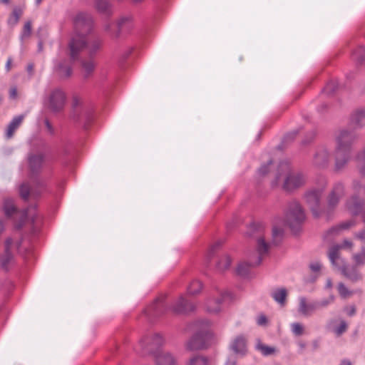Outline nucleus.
<instances>
[{"instance_id": "54", "label": "nucleus", "mask_w": 365, "mask_h": 365, "mask_svg": "<svg viewBox=\"0 0 365 365\" xmlns=\"http://www.w3.org/2000/svg\"><path fill=\"white\" fill-rule=\"evenodd\" d=\"M356 237L361 241L365 242V229L359 233L356 234Z\"/></svg>"}, {"instance_id": "9", "label": "nucleus", "mask_w": 365, "mask_h": 365, "mask_svg": "<svg viewBox=\"0 0 365 365\" xmlns=\"http://www.w3.org/2000/svg\"><path fill=\"white\" fill-rule=\"evenodd\" d=\"M351 149L335 146L334 153L335 171H341L347 166L351 159Z\"/></svg>"}, {"instance_id": "6", "label": "nucleus", "mask_w": 365, "mask_h": 365, "mask_svg": "<svg viewBox=\"0 0 365 365\" xmlns=\"http://www.w3.org/2000/svg\"><path fill=\"white\" fill-rule=\"evenodd\" d=\"M20 241L9 238L5 242V251L0 258V264L1 267L7 269L9 265L14 261V255L19 251Z\"/></svg>"}, {"instance_id": "43", "label": "nucleus", "mask_w": 365, "mask_h": 365, "mask_svg": "<svg viewBox=\"0 0 365 365\" xmlns=\"http://www.w3.org/2000/svg\"><path fill=\"white\" fill-rule=\"evenodd\" d=\"M292 331L296 336H300L303 334L304 332V327L302 324L298 322H294L291 324Z\"/></svg>"}, {"instance_id": "25", "label": "nucleus", "mask_w": 365, "mask_h": 365, "mask_svg": "<svg viewBox=\"0 0 365 365\" xmlns=\"http://www.w3.org/2000/svg\"><path fill=\"white\" fill-rule=\"evenodd\" d=\"M256 349L264 356L274 355L278 352V349L276 347L268 346L261 341L257 342Z\"/></svg>"}, {"instance_id": "60", "label": "nucleus", "mask_w": 365, "mask_h": 365, "mask_svg": "<svg viewBox=\"0 0 365 365\" xmlns=\"http://www.w3.org/2000/svg\"><path fill=\"white\" fill-rule=\"evenodd\" d=\"M210 325V322L208 321H202L199 322L198 327H207Z\"/></svg>"}, {"instance_id": "39", "label": "nucleus", "mask_w": 365, "mask_h": 365, "mask_svg": "<svg viewBox=\"0 0 365 365\" xmlns=\"http://www.w3.org/2000/svg\"><path fill=\"white\" fill-rule=\"evenodd\" d=\"M32 31V23L31 21H26L23 27L20 38L23 41L24 40L30 37Z\"/></svg>"}, {"instance_id": "30", "label": "nucleus", "mask_w": 365, "mask_h": 365, "mask_svg": "<svg viewBox=\"0 0 365 365\" xmlns=\"http://www.w3.org/2000/svg\"><path fill=\"white\" fill-rule=\"evenodd\" d=\"M352 121L359 127L365 126V108H359L354 113Z\"/></svg>"}, {"instance_id": "47", "label": "nucleus", "mask_w": 365, "mask_h": 365, "mask_svg": "<svg viewBox=\"0 0 365 365\" xmlns=\"http://www.w3.org/2000/svg\"><path fill=\"white\" fill-rule=\"evenodd\" d=\"M271 167H273L272 162H269L267 165H262L259 170V174L262 175H266L269 171Z\"/></svg>"}, {"instance_id": "23", "label": "nucleus", "mask_w": 365, "mask_h": 365, "mask_svg": "<svg viewBox=\"0 0 365 365\" xmlns=\"http://www.w3.org/2000/svg\"><path fill=\"white\" fill-rule=\"evenodd\" d=\"M157 365H177L175 358L168 352H160L156 358Z\"/></svg>"}, {"instance_id": "18", "label": "nucleus", "mask_w": 365, "mask_h": 365, "mask_svg": "<svg viewBox=\"0 0 365 365\" xmlns=\"http://www.w3.org/2000/svg\"><path fill=\"white\" fill-rule=\"evenodd\" d=\"M194 308L195 306L187 302L182 296H180L172 306L173 311L178 314L192 311Z\"/></svg>"}, {"instance_id": "16", "label": "nucleus", "mask_w": 365, "mask_h": 365, "mask_svg": "<svg viewBox=\"0 0 365 365\" xmlns=\"http://www.w3.org/2000/svg\"><path fill=\"white\" fill-rule=\"evenodd\" d=\"M365 202L356 195H352L346 202L347 210L354 215L361 213Z\"/></svg>"}, {"instance_id": "58", "label": "nucleus", "mask_w": 365, "mask_h": 365, "mask_svg": "<svg viewBox=\"0 0 365 365\" xmlns=\"http://www.w3.org/2000/svg\"><path fill=\"white\" fill-rule=\"evenodd\" d=\"M34 64L32 63H30L27 66V68H26V70L28 71V73L30 74V75H32L33 73H34Z\"/></svg>"}, {"instance_id": "61", "label": "nucleus", "mask_w": 365, "mask_h": 365, "mask_svg": "<svg viewBox=\"0 0 365 365\" xmlns=\"http://www.w3.org/2000/svg\"><path fill=\"white\" fill-rule=\"evenodd\" d=\"M225 365H236V360L235 359H230L226 362Z\"/></svg>"}, {"instance_id": "29", "label": "nucleus", "mask_w": 365, "mask_h": 365, "mask_svg": "<svg viewBox=\"0 0 365 365\" xmlns=\"http://www.w3.org/2000/svg\"><path fill=\"white\" fill-rule=\"evenodd\" d=\"M43 162V157L41 154L31 155L29 158V166L33 172L38 171Z\"/></svg>"}, {"instance_id": "62", "label": "nucleus", "mask_w": 365, "mask_h": 365, "mask_svg": "<svg viewBox=\"0 0 365 365\" xmlns=\"http://www.w3.org/2000/svg\"><path fill=\"white\" fill-rule=\"evenodd\" d=\"M326 287L328 289H331L332 287V281L331 279H327L326 283Z\"/></svg>"}, {"instance_id": "64", "label": "nucleus", "mask_w": 365, "mask_h": 365, "mask_svg": "<svg viewBox=\"0 0 365 365\" xmlns=\"http://www.w3.org/2000/svg\"><path fill=\"white\" fill-rule=\"evenodd\" d=\"M340 365H351V363L349 360H344L341 362Z\"/></svg>"}, {"instance_id": "56", "label": "nucleus", "mask_w": 365, "mask_h": 365, "mask_svg": "<svg viewBox=\"0 0 365 365\" xmlns=\"http://www.w3.org/2000/svg\"><path fill=\"white\" fill-rule=\"evenodd\" d=\"M11 65H12V58L11 57H9L7 59V61H6V66H5V68L7 72H9L10 70L11 69Z\"/></svg>"}, {"instance_id": "41", "label": "nucleus", "mask_w": 365, "mask_h": 365, "mask_svg": "<svg viewBox=\"0 0 365 365\" xmlns=\"http://www.w3.org/2000/svg\"><path fill=\"white\" fill-rule=\"evenodd\" d=\"M337 289L339 295L341 298L346 299L349 298L353 295V292L350 291L345 285L340 282L337 286Z\"/></svg>"}, {"instance_id": "38", "label": "nucleus", "mask_w": 365, "mask_h": 365, "mask_svg": "<svg viewBox=\"0 0 365 365\" xmlns=\"http://www.w3.org/2000/svg\"><path fill=\"white\" fill-rule=\"evenodd\" d=\"M231 259L230 257L225 255L217 262V269L220 272L225 271L230 267Z\"/></svg>"}, {"instance_id": "20", "label": "nucleus", "mask_w": 365, "mask_h": 365, "mask_svg": "<svg viewBox=\"0 0 365 365\" xmlns=\"http://www.w3.org/2000/svg\"><path fill=\"white\" fill-rule=\"evenodd\" d=\"M339 245H334L331 247L328 252L329 260L331 261L333 266L336 268H339V265L344 264V261L339 256Z\"/></svg>"}, {"instance_id": "46", "label": "nucleus", "mask_w": 365, "mask_h": 365, "mask_svg": "<svg viewBox=\"0 0 365 365\" xmlns=\"http://www.w3.org/2000/svg\"><path fill=\"white\" fill-rule=\"evenodd\" d=\"M347 329V324L345 322L342 321L340 323V325L335 329L334 332L337 336H340L341 334H343L344 331H346Z\"/></svg>"}, {"instance_id": "10", "label": "nucleus", "mask_w": 365, "mask_h": 365, "mask_svg": "<svg viewBox=\"0 0 365 365\" xmlns=\"http://www.w3.org/2000/svg\"><path fill=\"white\" fill-rule=\"evenodd\" d=\"M356 133L349 129H341L335 135V146L351 149V145L356 140Z\"/></svg>"}, {"instance_id": "8", "label": "nucleus", "mask_w": 365, "mask_h": 365, "mask_svg": "<svg viewBox=\"0 0 365 365\" xmlns=\"http://www.w3.org/2000/svg\"><path fill=\"white\" fill-rule=\"evenodd\" d=\"M212 333L208 330H201L192 336L185 343V349L192 351L202 349L207 346L206 339L211 337Z\"/></svg>"}, {"instance_id": "26", "label": "nucleus", "mask_w": 365, "mask_h": 365, "mask_svg": "<svg viewBox=\"0 0 365 365\" xmlns=\"http://www.w3.org/2000/svg\"><path fill=\"white\" fill-rule=\"evenodd\" d=\"M55 71L61 78H67L71 76L72 72L71 66L67 61L59 63Z\"/></svg>"}, {"instance_id": "48", "label": "nucleus", "mask_w": 365, "mask_h": 365, "mask_svg": "<svg viewBox=\"0 0 365 365\" xmlns=\"http://www.w3.org/2000/svg\"><path fill=\"white\" fill-rule=\"evenodd\" d=\"M364 255L356 254L353 256V259L357 265L362 264L364 263Z\"/></svg>"}, {"instance_id": "31", "label": "nucleus", "mask_w": 365, "mask_h": 365, "mask_svg": "<svg viewBox=\"0 0 365 365\" xmlns=\"http://www.w3.org/2000/svg\"><path fill=\"white\" fill-rule=\"evenodd\" d=\"M23 12H24L23 9H21L20 7H15L13 9L11 15L8 18V20H7L8 24L11 26L16 25L18 24L21 16H22Z\"/></svg>"}, {"instance_id": "17", "label": "nucleus", "mask_w": 365, "mask_h": 365, "mask_svg": "<svg viewBox=\"0 0 365 365\" xmlns=\"http://www.w3.org/2000/svg\"><path fill=\"white\" fill-rule=\"evenodd\" d=\"M232 351L240 356H245L247 351V339L243 336H236L230 344Z\"/></svg>"}, {"instance_id": "40", "label": "nucleus", "mask_w": 365, "mask_h": 365, "mask_svg": "<svg viewBox=\"0 0 365 365\" xmlns=\"http://www.w3.org/2000/svg\"><path fill=\"white\" fill-rule=\"evenodd\" d=\"M353 58L358 63H362L365 61V47H359L353 53Z\"/></svg>"}, {"instance_id": "36", "label": "nucleus", "mask_w": 365, "mask_h": 365, "mask_svg": "<svg viewBox=\"0 0 365 365\" xmlns=\"http://www.w3.org/2000/svg\"><path fill=\"white\" fill-rule=\"evenodd\" d=\"M283 229L281 227V222L279 220H276L274 222L272 227V238L273 242L275 243L279 238L282 236Z\"/></svg>"}, {"instance_id": "49", "label": "nucleus", "mask_w": 365, "mask_h": 365, "mask_svg": "<svg viewBox=\"0 0 365 365\" xmlns=\"http://www.w3.org/2000/svg\"><path fill=\"white\" fill-rule=\"evenodd\" d=\"M128 21V19L127 18H123V19H121L120 20H119V21H118V24H117V26H118V30L116 32H115V33L113 34V35H114L115 36H118V35H119V34H120V30L121 27L123 26V24H124L125 21Z\"/></svg>"}, {"instance_id": "13", "label": "nucleus", "mask_w": 365, "mask_h": 365, "mask_svg": "<svg viewBox=\"0 0 365 365\" xmlns=\"http://www.w3.org/2000/svg\"><path fill=\"white\" fill-rule=\"evenodd\" d=\"M317 309V304L315 302H309L304 297L298 299L297 312L299 316L309 317Z\"/></svg>"}, {"instance_id": "3", "label": "nucleus", "mask_w": 365, "mask_h": 365, "mask_svg": "<svg viewBox=\"0 0 365 365\" xmlns=\"http://www.w3.org/2000/svg\"><path fill=\"white\" fill-rule=\"evenodd\" d=\"M255 237L257 238V254L250 256L248 262H242L237 265V272L241 276L247 275L251 267L259 265L268 253L269 245L264 240V228L262 227H259Z\"/></svg>"}, {"instance_id": "33", "label": "nucleus", "mask_w": 365, "mask_h": 365, "mask_svg": "<svg viewBox=\"0 0 365 365\" xmlns=\"http://www.w3.org/2000/svg\"><path fill=\"white\" fill-rule=\"evenodd\" d=\"M356 160L359 173L365 176V148L358 153Z\"/></svg>"}, {"instance_id": "28", "label": "nucleus", "mask_w": 365, "mask_h": 365, "mask_svg": "<svg viewBox=\"0 0 365 365\" xmlns=\"http://www.w3.org/2000/svg\"><path fill=\"white\" fill-rule=\"evenodd\" d=\"M272 297L281 305H284L287 297V291L285 288H278L272 291Z\"/></svg>"}, {"instance_id": "63", "label": "nucleus", "mask_w": 365, "mask_h": 365, "mask_svg": "<svg viewBox=\"0 0 365 365\" xmlns=\"http://www.w3.org/2000/svg\"><path fill=\"white\" fill-rule=\"evenodd\" d=\"M359 187H360V185H359L358 182H354V189L355 191H359Z\"/></svg>"}, {"instance_id": "52", "label": "nucleus", "mask_w": 365, "mask_h": 365, "mask_svg": "<svg viewBox=\"0 0 365 365\" xmlns=\"http://www.w3.org/2000/svg\"><path fill=\"white\" fill-rule=\"evenodd\" d=\"M267 317L264 315H260L257 318V324L258 325H265L267 324Z\"/></svg>"}, {"instance_id": "34", "label": "nucleus", "mask_w": 365, "mask_h": 365, "mask_svg": "<svg viewBox=\"0 0 365 365\" xmlns=\"http://www.w3.org/2000/svg\"><path fill=\"white\" fill-rule=\"evenodd\" d=\"M95 6L97 11L108 14L110 11V5L107 0H96Z\"/></svg>"}, {"instance_id": "22", "label": "nucleus", "mask_w": 365, "mask_h": 365, "mask_svg": "<svg viewBox=\"0 0 365 365\" xmlns=\"http://www.w3.org/2000/svg\"><path fill=\"white\" fill-rule=\"evenodd\" d=\"M165 304L162 299H158L153 305L149 307L146 310L148 315L158 317L164 313Z\"/></svg>"}, {"instance_id": "2", "label": "nucleus", "mask_w": 365, "mask_h": 365, "mask_svg": "<svg viewBox=\"0 0 365 365\" xmlns=\"http://www.w3.org/2000/svg\"><path fill=\"white\" fill-rule=\"evenodd\" d=\"M276 184L282 181V187L284 190L291 191L297 189L306 183V176L296 171H291L289 165L286 162L281 163L275 174Z\"/></svg>"}, {"instance_id": "24", "label": "nucleus", "mask_w": 365, "mask_h": 365, "mask_svg": "<svg viewBox=\"0 0 365 365\" xmlns=\"http://www.w3.org/2000/svg\"><path fill=\"white\" fill-rule=\"evenodd\" d=\"M142 343H145V346H148L147 348L148 351H152L154 349L161 346L164 343V339L161 334H155L152 335L148 341H142Z\"/></svg>"}, {"instance_id": "32", "label": "nucleus", "mask_w": 365, "mask_h": 365, "mask_svg": "<svg viewBox=\"0 0 365 365\" xmlns=\"http://www.w3.org/2000/svg\"><path fill=\"white\" fill-rule=\"evenodd\" d=\"M355 225V222L353 220H350L344 222L340 223L339 225L333 227L330 229L329 232L331 234H339L341 231L348 230L353 227Z\"/></svg>"}, {"instance_id": "55", "label": "nucleus", "mask_w": 365, "mask_h": 365, "mask_svg": "<svg viewBox=\"0 0 365 365\" xmlns=\"http://www.w3.org/2000/svg\"><path fill=\"white\" fill-rule=\"evenodd\" d=\"M101 42H99V41H95V42L93 43V44L92 45V47H91V52H95L96 51H97L98 49H99V48H100V47H101Z\"/></svg>"}, {"instance_id": "42", "label": "nucleus", "mask_w": 365, "mask_h": 365, "mask_svg": "<svg viewBox=\"0 0 365 365\" xmlns=\"http://www.w3.org/2000/svg\"><path fill=\"white\" fill-rule=\"evenodd\" d=\"M85 77H88L94 70L95 63L93 61H83L82 63Z\"/></svg>"}, {"instance_id": "53", "label": "nucleus", "mask_w": 365, "mask_h": 365, "mask_svg": "<svg viewBox=\"0 0 365 365\" xmlns=\"http://www.w3.org/2000/svg\"><path fill=\"white\" fill-rule=\"evenodd\" d=\"M352 246H353V243L350 240H345L343 242V244L339 247L341 249V248H351Z\"/></svg>"}, {"instance_id": "21", "label": "nucleus", "mask_w": 365, "mask_h": 365, "mask_svg": "<svg viewBox=\"0 0 365 365\" xmlns=\"http://www.w3.org/2000/svg\"><path fill=\"white\" fill-rule=\"evenodd\" d=\"M339 270H340L342 274L348 278L349 279L355 282L361 279V275L357 271L356 267H353L349 269L346 267V264H343L341 265H339Z\"/></svg>"}, {"instance_id": "27", "label": "nucleus", "mask_w": 365, "mask_h": 365, "mask_svg": "<svg viewBox=\"0 0 365 365\" xmlns=\"http://www.w3.org/2000/svg\"><path fill=\"white\" fill-rule=\"evenodd\" d=\"M222 299V297H220L215 299H209L206 303V309L209 313L217 314L220 309V304Z\"/></svg>"}, {"instance_id": "19", "label": "nucleus", "mask_w": 365, "mask_h": 365, "mask_svg": "<svg viewBox=\"0 0 365 365\" xmlns=\"http://www.w3.org/2000/svg\"><path fill=\"white\" fill-rule=\"evenodd\" d=\"M24 119V115L16 116L12 119V120L10 122V123L9 124V125L6 130V138L9 139L14 136L16 130L21 125Z\"/></svg>"}, {"instance_id": "57", "label": "nucleus", "mask_w": 365, "mask_h": 365, "mask_svg": "<svg viewBox=\"0 0 365 365\" xmlns=\"http://www.w3.org/2000/svg\"><path fill=\"white\" fill-rule=\"evenodd\" d=\"M220 242H217L216 244H215L210 247V248L208 250V253H207L208 257H210L212 254V252H214V250L216 249L217 247L220 246Z\"/></svg>"}, {"instance_id": "35", "label": "nucleus", "mask_w": 365, "mask_h": 365, "mask_svg": "<svg viewBox=\"0 0 365 365\" xmlns=\"http://www.w3.org/2000/svg\"><path fill=\"white\" fill-rule=\"evenodd\" d=\"M187 365H209V361L203 356L195 355L190 358Z\"/></svg>"}, {"instance_id": "12", "label": "nucleus", "mask_w": 365, "mask_h": 365, "mask_svg": "<svg viewBox=\"0 0 365 365\" xmlns=\"http://www.w3.org/2000/svg\"><path fill=\"white\" fill-rule=\"evenodd\" d=\"M89 110L88 107L85 105L83 99L75 95L72 98V110L71 112V118L76 121L81 120L83 116H88Z\"/></svg>"}, {"instance_id": "11", "label": "nucleus", "mask_w": 365, "mask_h": 365, "mask_svg": "<svg viewBox=\"0 0 365 365\" xmlns=\"http://www.w3.org/2000/svg\"><path fill=\"white\" fill-rule=\"evenodd\" d=\"M4 211L5 215L7 217H11L13 215H16V217H19L21 219L20 223L17 225L19 228L21 226V224L27 219L31 218V221H34V216L30 213L31 210H24L22 212H19L16 210V207L14 204V202L11 199H5L4 202Z\"/></svg>"}, {"instance_id": "1", "label": "nucleus", "mask_w": 365, "mask_h": 365, "mask_svg": "<svg viewBox=\"0 0 365 365\" xmlns=\"http://www.w3.org/2000/svg\"><path fill=\"white\" fill-rule=\"evenodd\" d=\"M93 20L91 15L86 13H79L74 20L75 34L69 43V55L72 60H76L79 52L85 47L86 34L92 29Z\"/></svg>"}, {"instance_id": "50", "label": "nucleus", "mask_w": 365, "mask_h": 365, "mask_svg": "<svg viewBox=\"0 0 365 365\" xmlns=\"http://www.w3.org/2000/svg\"><path fill=\"white\" fill-rule=\"evenodd\" d=\"M322 268V264L319 262H314L310 264V269L313 272H319Z\"/></svg>"}, {"instance_id": "4", "label": "nucleus", "mask_w": 365, "mask_h": 365, "mask_svg": "<svg viewBox=\"0 0 365 365\" xmlns=\"http://www.w3.org/2000/svg\"><path fill=\"white\" fill-rule=\"evenodd\" d=\"M305 220V214L301 205L297 201L288 204L285 212L284 223L293 231H297Z\"/></svg>"}, {"instance_id": "5", "label": "nucleus", "mask_w": 365, "mask_h": 365, "mask_svg": "<svg viewBox=\"0 0 365 365\" xmlns=\"http://www.w3.org/2000/svg\"><path fill=\"white\" fill-rule=\"evenodd\" d=\"M66 103V95L63 91L58 88L53 89L48 95L44 104L46 107L53 113L63 110Z\"/></svg>"}, {"instance_id": "44", "label": "nucleus", "mask_w": 365, "mask_h": 365, "mask_svg": "<svg viewBox=\"0 0 365 365\" xmlns=\"http://www.w3.org/2000/svg\"><path fill=\"white\" fill-rule=\"evenodd\" d=\"M335 297L334 295H330L327 299H322L319 302H315L316 304H317L318 308H323L327 307L329 304L334 302Z\"/></svg>"}, {"instance_id": "59", "label": "nucleus", "mask_w": 365, "mask_h": 365, "mask_svg": "<svg viewBox=\"0 0 365 365\" xmlns=\"http://www.w3.org/2000/svg\"><path fill=\"white\" fill-rule=\"evenodd\" d=\"M355 312H356V309H355L354 307H351L347 310V314L349 315V316L354 315L355 314Z\"/></svg>"}, {"instance_id": "45", "label": "nucleus", "mask_w": 365, "mask_h": 365, "mask_svg": "<svg viewBox=\"0 0 365 365\" xmlns=\"http://www.w3.org/2000/svg\"><path fill=\"white\" fill-rule=\"evenodd\" d=\"M31 193V187L30 186L24 183L20 187V195L21 197L24 199H27Z\"/></svg>"}, {"instance_id": "7", "label": "nucleus", "mask_w": 365, "mask_h": 365, "mask_svg": "<svg viewBox=\"0 0 365 365\" xmlns=\"http://www.w3.org/2000/svg\"><path fill=\"white\" fill-rule=\"evenodd\" d=\"M327 186V181L323 180L322 184L319 188L309 190L305 194V202L316 216L319 214V207L322 194Z\"/></svg>"}, {"instance_id": "15", "label": "nucleus", "mask_w": 365, "mask_h": 365, "mask_svg": "<svg viewBox=\"0 0 365 365\" xmlns=\"http://www.w3.org/2000/svg\"><path fill=\"white\" fill-rule=\"evenodd\" d=\"M331 160V153L326 147L319 148L313 159V164L315 167L324 169L326 168Z\"/></svg>"}, {"instance_id": "14", "label": "nucleus", "mask_w": 365, "mask_h": 365, "mask_svg": "<svg viewBox=\"0 0 365 365\" xmlns=\"http://www.w3.org/2000/svg\"><path fill=\"white\" fill-rule=\"evenodd\" d=\"M344 185L341 182L334 185L329 195L327 197V206L332 209L337 206L340 199L344 195Z\"/></svg>"}, {"instance_id": "37", "label": "nucleus", "mask_w": 365, "mask_h": 365, "mask_svg": "<svg viewBox=\"0 0 365 365\" xmlns=\"http://www.w3.org/2000/svg\"><path fill=\"white\" fill-rule=\"evenodd\" d=\"M202 286L200 281L193 280L187 288V292L190 295L197 294L202 290Z\"/></svg>"}, {"instance_id": "51", "label": "nucleus", "mask_w": 365, "mask_h": 365, "mask_svg": "<svg viewBox=\"0 0 365 365\" xmlns=\"http://www.w3.org/2000/svg\"><path fill=\"white\" fill-rule=\"evenodd\" d=\"M18 92L17 88L16 87H11L9 89V97L12 99H15L17 98Z\"/></svg>"}]
</instances>
